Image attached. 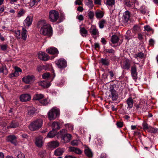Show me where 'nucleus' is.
<instances>
[{"mask_svg": "<svg viewBox=\"0 0 158 158\" xmlns=\"http://www.w3.org/2000/svg\"><path fill=\"white\" fill-rule=\"evenodd\" d=\"M89 17V18L92 19L93 18L94 16V13L93 12L90 11L89 12L88 14Z\"/></svg>", "mask_w": 158, "mask_h": 158, "instance_id": "nucleus-51", "label": "nucleus"}, {"mask_svg": "<svg viewBox=\"0 0 158 158\" xmlns=\"http://www.w3.org/2000/svg\"><path fill=\"white\" fill-rule=\"evenodd\" d=\"M15 71L18 72H22V70L19 68L17 67H15Z\"/></svg>", "mask_w": 158, "mask_h": 158, "instance_id": "nucleus-59", "label": "nucleus"}, {"mask_svg": "<svg viewBox=\"0 0 158 158\" xmlns=\"http://www.w3.org/2000/svg\"><path fill=\"white\" fill-rule=\"evenodd\" d=\"M77 18L80 21H82L84 19V17L83 15H79Z\"/></svg>", "mask_w": 158, "mask_h": 158, "instance_id": "nucleus-58", "label": "nucleus"}, {"mask_svg": "<svg viewBox=\"0 0 158 158\" xmlns=\"http://www.w3.org/2000/svg\"><path fill=\"white\" fill-rule=\"evenodd\" d=\"M154 43V40L152 39H151L149 40V44L151 45H153Z\"/></svg>", "mask_w": 158, "mask_h": 158, "instance_id": "nucleus-60", "label": "nucleus"}, {"mask_svg": "<svg viewBox=\"0 0 158 158\" xmlns=\"http://www.w3.org/2000/svg\"><path fill=\"white\" fill-rule=\"evenodd\" d=\"M40 102L41 105H46L50 103V100L48 99H44L40 101Z\"/></svg>", "mask_w": 158, "mask_h": 158, "instance_id": "nucleus-33", "label": "nucleus"}, {"mask_svg": "<svg viewBox=\"0 0 158 158\" xmlns=\"http://www.w3.org/2000/svg\"><path fill=\"white\" fill-rule=\"evenodd\" d=\"M131 73L137 74V68L136 66L135 65H134L131 67Z\"/></svg>", "mask_w": 158, "mask_h": 158, "instance_id": "nucleus-41", "label": "nucleus"}, {"mask_svg": "<svg viewBox=\"0 0 158 158\" xmlns=\"http://www.w3.org/2000/svg\"><path fill=\"white\" fill-rule=\"evenodd\" d=\"M39 85L43 88H47L51 85L50 82H47L45 81H40L39 83Z\"/></svg>", "mask_w": 158, "mask_h": 158, "instance_id": "nucleus-22", "label": "nucleus"}, {"mask_svg": "<svg viewBox=\"0 0 158 158\" xmlns=\"http://www.w3.org/2000/svg\"><path fill=\"white\" fill-rule=\"evenodd\" d=\"M131 76L135 80H136L138 77L137 74L136 73H131Z\"/></svg>", "mask_w": 158, "mask_h": 158, "instance_id": "nucleus-54", "label": "nucleus"}, {"mask_svg": "<svg viewBox=\"0 0 158 158\" xmlns=\"http://www.w3.org/2000/svg\"><path fill=\"white\" fill-rule=\"evenodd\" d=\"M130 15L129 12L128 11L125 12L123 15L122 18V21L124 23H127L128 21Z\"/></svg>", "mask_w": 158, "mask_h": 158, "instance_id": "nucleus-17", "label": "nucleus"}, {"mask_svg": "<svg viewBox=\"0 0 158 158\" xmlns=\"http://www.w3.org/2000/svg\"><path fill=\"white\" fill-rule=\"evenodd\" d=\"M19 126V123L17 121H12L10 125L7 127V128H15L18 127Z\"/></svg>", "mask_w": 158, "mask_h": 158, "instance_id": "nucleus-23", "label": "nucleus"}, {"mask_svg": "<svg viewBox=\"0 0 158 158\" xmlns=\"http://www.w3.org/2000/svg\"><path fill=\"white\" fill-rule=\"evenodd\" d=\"M103 12L101 11H97L95 12V16L97 18H102L103 16Z\"/></svg>", "mask_w": 158, "mask_h": 158, "instance_id": "nucleus-34", "label": "nucleus"}, {"mask_svg": "<svg viewBox=\"0 0 158 158\" xmlns=\"http://www.w3.org/2000/svg\"><path fill=\"white\" fill-rule=\"evenodd\" d=\"M130 66V64L129 60H126L123 62V68L125 69L128 70Z\"/></svg>", "mask_w": 158, "mask_h": 158, "instance_id": "nucleus-27", "label": "nucleus"}, {"mask_svg": "<svg viewBox=\"0 0 158 158\" xmlns=\"http://www.w3.org/2000/svg\"><path fill=\"white\" fill-rule=\"evenodd\" d=\"M26 11L23 9H20L19 11L17 12V17L19 18L23 16L25 14Z\"/></svg>", "mask_w": 158, "mask_h": 158, "instance_id": "nucleus-30", "label": "nucleus"}, {"mask_svg": "<svg viewBox=\"0 0 158 158\" xmlns=\"http://www.w3.org/2000/svg\"><path fill=\"white\" fill-rule=\"evenodd\" d=\"M38 56L40 59L44 61H47L49 59V57L44 52H39Z\"/></svg>", "mask_w": 158, "mask_h": 158, "instance_id": "nucleus-10", "label": "nucleus"}, {"mask_svg": "<svg viewBox=\"0 0 158 158\" xmlns=\"http://www.w3.org/2000/svg\"><path fill=\"white\" fill-rule=\"evenodd\" d=\"M36 110V109L33 106H31L28 108V114L30 116L32 115Z\"/></svg>", "mask_w": 158, "mask_h": 158, "instance_id": "nucleus-18", "label": "nucleus"}, {"mask_svg": "<svg viewBox=\"0 0 158 158\" xmlns=\"http://www.w3.org/2000/svg\"><path fill=\"white\" fill-rule=\"evenodd\" d=\"M52 130L56 131V132L60 129L59 124L57 122H54L52 124Z\"/></svg>", "mask_w": 158, "mask_h": 158, "instance_id": "nucleus-19", "label": "nucleus"}, {"mask_svg": "<svg viewBox=\"0 0 158 158\" xmlns=\"http://www.w3.org/2000/svg\"><path fill=\"white\" fill-rule=\"evenodd\" d=\"M71 136L70 134H66L62 136L61 141L63 142L67 143L70 140Z\"/></svg>", "mask_w": 158, "mask_h": 158, "instance_id": "nucleus-13", "label": "nucleus"}, {"mask_svg": "<svg viewBox=\"0 0 158 158\" xmlns=\"http://www.w3.org/2000/svg\"><path fill=\"white\" fill-rule=\"evenodd\" d=\"M32 22V18L31 16H27L23 22L24 26L22 29V32H20V30L15 31V36L17 39H22L26 40L27 38L26 28H28L31 24Z\"/></svg>", "mask_w": 158, "mask_h": 158, "instance_id": "nucleus-1", "label": "nucleus"}, {"mask_svg": "<svg viewBox=\"0 0 158 158\" xmlns=\"http://www.w3.org/2000/svg\"><path fill=\"white\" fill-rule=\"evenodd\" d=\"M16 137L14 135H11L7 137L6 140L15 145H16Z\"/></svg>", "mask_w": 158, "mask_h": 158, "instance_id": "nucleus-15", "label": "nucleus"}, {"mask_svg": "<svg viewBox=\"0 0 158 158\" xmlns=\"http://www.w3.org/2000/svg\"><path fill=\"white\" fill-rule=\"evenodd\" d=\"M106 21L104 20H102L99 22V27L101 29L103 28L104 27V25L106 23Z\"/></svg>", "mask_w": 158, "mask_h": 158, "instance_id": "nucleus-39", "label": "nucleus"}, {"mask_svg": "<svg viewBox=\"0 0 158 158\" xmlns=\"http://www.w3.org/2000/svg\"><path fill=\"white\" fill-rule=\"evenodd\" d=\"M38 25L39 27L42 26L40 30L41 34L49 37L52 35V27L49 24L46 23L45 21L42 20L39 22Z\"/></svg>", "mask_w": 158, "mask_h": 158, "instance_id": "nucleus-2", "label": "nucleus"}, {"mask_svg": "<svg viewBox=\"0 0 158 158\" xmlns=\"http://www.w3.org/2000/svg\"><path fill=\"white\" fill-rule=\"evenodd\" d=\"M119 38L118 36L116 35H113L111 38V41L114 44H116L119 40Z\"/></svg>", "mask_w": 158, "mask_h": 158, "instance_id": "nucleus-31", "label": "nucleus"}, {"mask_svg": "<svg viewBox=\"0 0 158 158\" xmlns=\"http://www.w3.org/2000/svg\"><path fill=\"white\" fill-rule=\"evenodd\" d=\"M65 158H77L76 157L72 156H66Z\"/></svg>", "mask_w": 158, "mask_h": 158, "instance_id": "nucleus-64", "label": "nucleus"}, {"mask_svg": "<svg viewBox=\"0 0 158 158\" xmlns=\"http://www.w3.org/2000/svg\"><path fill=\"white\" fill-rule=\"evenodd\" d=\"M48 145L51 148H55L59 146V143L56 141H53L49 143Z\"/></svg>", "mask_w": 158, "mask_h": 158, "instance_id": "nucleus-21", "label": "nucleus"}, {"mask_svg": "<svg viewBox=\"0 0 158 158\" xmlns=\"http://www.w3.org/2000/svg\"><path fill=\"white\" fill-rule=\"evenodd\" d=\"M35 80V77L32 75H27L23 77L22 78L23 81L27 84L32 83Z\"/></svg>", "mask_w": 158, "mask_h": 158, "instance_id": "nucleus-8", "label": "nucleus"}, {"mask_svg": "<svg viewBox=\"0 0 158 158\" xmlns=\"http://www.w3.org/2000/svg\"><path fill=\"white\" fill-rule=\"evenodd\" d=\"M98 144L100 145H102V144L103 143V140H102V138L100 137H98Z\"/></svg>", "mask_w": 158, "mask_h": 158, "instance_id": "nucleus-50", "label": "nucleus"}, {"mask_svg": "<svg viewBox=\"0 0 158 158\" xmlns=\"http://www.w3.org/2000/svg\"><path fill=\"white\" fill-rule=\"evenodd\" d=\"M84 152L86 156L89 157H90L92 156L93 154L91 150L88 147L86 148Z\"/></svg>", "mask_w": 158, "mask_h": 158, "instance_id": "nucleus-29", "label": "nucleus"}, {"mask_svg": "<svg viewBox=\"0 0 158 158\" xmlns=\"http://www.w3.org/2000/svg\"><path fill=\"white\" fill-rule=\"evenodd\" d=\"M59 114V111L55 107L52 108L48 113V117L50 120L55 119Z\"/></svg>", "mask_w": 158, "mask_h": 158, "instance_id": "nucleus-4", "label": "nucleus"}, {"mask_svg": "<svg viewBox=\"0 0 158 158\" xmlns=\"http://www.w3.org/2000/svg\"><path fill=\"white\" fill-rule=\"evenodd\" d=\"M144 27L145 30L147 31H150L152 30L151 28L150 27V26L148 25H146Z\"/></svg>", "mask_w": 158, "mask_h": 158, "instance_id": "nucleus-55", "label": "nucleus"}, {"mask_svg": "<svg viewBox=\"0 0 158 158\" xmlns=\"http://www.w3.org/2000/svg\"><path fill=\"white\" fill-rule=\"evenodd\" d=\"M37 70L38 71L40 72L43 69H44V66H40L39 65L37 67Z\"/></svg>", "mask_w": 158, "mask_h": 158, "instance_id": "nucleus-52", "label": "nucleus"}, {"mask_svg": "<svg viewBox=\"0 0 158 158\" xmlns=\"http://www.w3.org/2000/svg\"><path fill=\"white\" fill-rule=\"evenodd\" d=\"M44 96L41 94H36L33 98V99L35 100H40L43 98Z\"/></svg>", "mask_w": 158, "mask_h": 158, "instance_id": "nucleus-32", "label": "nucleus"}, {"mask_svg": "<svg viewBox=\"0 0 158 158\" xmlns=\"http://www.w3.org/2000/svg\"><path fill=\"white\" fill-rule=\"evenodd\" d=\"M101 42L103 44H106V41L104 38H102L101 39Z\"/></svg>", "mask_w": 158, "mask_h": 158, "instance_id": "nucleus-62", "label": "nucleus"}, {"mask_svg": "<svg viewBox=\"0 0 158 158\" xmlns=\"http://www.w3.org/2000/svg\"><path fill=\"white\" fill-rule=\"evenodd\" d=\"M59 18L58 12L55 10H51L49 12L48 19L52 22H56Z\"/></svg>", "mask_w": 158, "mask_h": 158, "instance_id": "nucleus-5", "label": "nucleus"}, {"mask_svg": "<svg viewBox=\"0 0 158 158\" xmlns=\"http://www.w3.org/2000/svg\"><path fill=\"white\" fill-rule=\"evenodd\" d=\"M64 151V148H57L55 151V154L57 156H60L62 154Z\"/></svg>", "mask_w": 158, "mask_h": 158, "instance_id": "nucleus-26", "label": "nucleus"}, {"mask_svg": "<svg viewBox=\"0 0 158 158\" xmlns=\"http://www.w3.org/2000/svg\"><path fill=\"white\" fill-rule=\"evenodd\" d=\"M109 90L110 92V94H109V97L111 98L113 101L117 100L118 94L116 91L114 89L113 85H110Z\"/></svg>", "mask_w": 158, "mask_h": 158, "instance_id": "nucleus-6", "label": "nucleus"}, {"mask_svg": "<svg viewBox=\"0 0 158 158\" xmlns=\"http://www.w3.org/2000/svg\"><path fill=\"white\" fill-rule=\"evenodd\" d=\"M80 32L81 35L84 37H85L88 34V31L84 27H80Z\"/></svg>", "mask_w": 158, "mask_h": 158, "instance_id": "nucleus-25", "label": "nucleus"}, {"mask_svg": "<svg viewBox=\"0 0 158 158\" xmlns=\"http://www.w3.org/2000/svg\"><path fill=\"white\" fill-rule=\"evenodd\" d=\"M69 150V152H74L78 155H80L82 153V151L80 149L74 147H70Z\"/></svg>", "mask_w": 158, "mask_h": 158, "instance_id": "nucleus-14", "label": "nucleus"}, {"mask_svg": "<svg viewBox=\"0 0 158 158\" xmlns=\"http://www.w3.org/2000/svg\"><path fill=\"white\" fill-rule=\"evenodd\" d=\"M43 121L42 119H37L31 122L29 124L28 127L31 131H36L41 127Z\"/></svg>", "mask_w": 158, "mask_h": 158, "instance_id": "nucleus-3", "label": "nucleus"}, {"mask_svg": "<svg viewBox=\"0 0 158 158\" xmlns=\"http://www.w3.org/2000/svg\"><path fill=\"white\" fill-rule=\"evenodd\" d=\"M143 129L145 130H147V131H148L150 126H148V125L147 123H143Z\"/></svg>", "mask_w": 158, "mask_h": 158, "instance_id": "nucleus-43", "label": "nucleus"}, {"mask_svg": "<svg viewBox=\"0 0 158 158\" xmlns=\"http://www.w3.org/2000/svg\"><path fill=\"white\" fill-rule=\"evenodd\" d=\"M57 132L56 131L52 130L50 131L48 134L47 137L48 138H53L56 135Z\"/></svg>", "mask_w": 158, "mask_h": 158, "instance_id": "nucleus-35", "label": "nucleus"}, {"mask_svg": "<svg viewBox=\"0 0 158 158\" xmlns=\"http://www.w3.org/2000/svg\"><path fill=\"white\" fill-rule=\"evenodd\" d=\"M136 0H124V4L127 6L129 7H133V4L136 2Z\"/></svg>", "mask_w": 158, "mask_h": 158, "instance_id": "nucleus-20", "label": "nucleus"}, {"mask_svg": "<svg viewBox=\"0 0 158 158\" xmlns=\"http://www.w3.org/2000/svg\"><path fill=\"white\" fill-rule=\"evenodd\" d=\"M133 57L137 59L139 58L143 59L144 57V54L142 52H139L133 54Z\"/></svg>", "mask_w": 158, "mask_h": 158, "instance_id": "nucleus-28", "label": "nucleus"}, {"mask_svg": "<svg viewBox=\"0 0 158 158\" xmlns=\"http://www.w3.org/2000/svg\"><path fill=\"white\" fill-rule=\"evenodd\" d=\"M36 3H37L36 0H32L29 3V5L31 6H33Z\"/></svg>", "mask_w": 158, "mask_h": 158, "instance_id": "nucleus-49", "label": "nucleus"}, {"mask_svg": "<svg viewBox=\"0 0 158 158\" xmlns=\"http://www.w3.org/2000/svg\"><path fill=\"white\" fill-rule=\"evenodd\" d=\"M117 126L119 128L122 127L123 126V123L121 122H118L116 123Z\"/></svg>", "mask_w": 158, "mask_h": 158, "instance_id": "nucleus-53", "label": "nucleus"}, {"mask_svg": "<svg viewBox=\"0 0 158 158\" xmlns=\"http://www.w3.org/2000/svg\"><path fill=\"white\" fill-rule=\"evenodd\" d=\"M100 61L103 65L108 66L110 62L107 59L102 58Z\"/></svg>", "mask_w": 158, "mask_h": 158, "instance_id": "nucleus-36", "label": "nucleus"}, {"mask_svg": "<svg viewBox=\"0 0 158 158\" xmlns=\"http://www.w3.org/2000/svg\"><path fill=\"white\" fill-rule=\"evenodd\" d=\"M43 137L39 136L36 137L35 139V144L39 148L41 147L43 145Z\"/></svg>", "mask_w": 158, "mask_h": 158, "instance_id": "nucleus-11", "label": "nucleus"}, {"mask_svg": "<svg viewBox=\"0 0 158 158\" xmlns=\"http://www.w3.org/2000/svg\"><path fill=\"white\" fill-rule=\"evenodd\" d=\"M47 52L50 54H56L58 53V51L57 48L52 47L47 49Z\"/></svg>", "mask_w": 158, "mask_h": 158, "instance_id": "nucleus-16", "label": "nucleus"}, {"mask_svg": "<svg viewBox=\"0 0 158 158\" xmlns=\"http://www.w3.org/2000/svg\"><path fill=\"white\" fill-rule=\"evenodd\" d=\"M90 33L94 38V36L96 35H98L99 32L98 30L95 26H92L89 29Z\"/></svg>", "mask_w": 158, "mask_h": 158, "instance_id": "nucleus-12", "label": "nucleus"}, {"mask_svg": "<svg viewBox=\"0 0 158 158\" xmlns=\"http://www.w3.org/2000/svg\"><path fill=\"white\" fill-rule=\"evenodd\" d=\"M127 108L131 109L133 107V101L131 97L128 98L127 100Z\"/></svg>", "mask_w": 158, "mask_h": 158, "instance_id": "nucleus-24", "label": "nucleus"}, {"mask_svg": "<svg viewBox=\"0 0 158 158\" xmlns=\"http://www.w3.org/2000/svg\"><path fill=\"white\" fill-rule=\"evenodd\" d=\"M56 64L60 69L65 67L67 66L66 60L64 59L60 58L57 60L55 61Z\"/></svg>", "mask_w": 158, "mask_h": 158, "instance_id": "nucleus-7", "label": "nucleus"}, {"mask_svg": "<svg viewBox=\"0 0 158 158\" xmlns=\"http://www.w3.org/2000/svg\"><path fill=\"white\" fill-rule=\"evenodd\" d=\"M17 156L18 158H24L25 157L24 155L20 151L18 152Z\"/></svg>", "mask_w": 158, "mask_h": 158, "instance_id": "nucleus-46", "label": "nucleus"}, {"mask_svg": "<svg viewBox=\"0 0 158 158\" xmlns=\"http://www.w3.org/2000/svg\"><path fill=\"white\" fill-rule=\"evenodd\" d=\"M86 5L89 7L93 6V2L92 0H88L87 2H86Z\"/></svg>", "mask_w": 158, "mask_h": 158, "instance_id": "nucleus-47", "label": "nucleus"}, {"mask_svg": "<svg viewBox=\"0 0 158 158\" xmlns=\"http://www.w3.org/2000/svg\"><path fill=\"white\" fill-rule=\"evenodd\" d=\"M133 30L134 31H137L139 29V27L137 25H135L133 27Z\"/></svg>", "mask_w": 158, "mask_h": 158, "instance_id": "nucleus-57", "label": "nucleus"}, {"mask_svg": "<svg viewBox=\"0 0 158 158\" xmlns=\"http://www.w3.org/2000/svg\"><path fill=\"white\" fill-rule=\"evenodd\" d=\"M104 52L106 53H108L110 54H111L113 55L114 54L115 52V51L113 49H106L104 50Z\"/></svg>", "mask_w": 158, "mask_h": 158, "instance_id": "nucleus-38", "label": "nucleus"}, {"mask_svg": "<svg viewBox=\"0 0 158 158\" xmlns=\"http://www.w3.org/2000/svg\"><path fill=\"white\" fill-rule=\"evenodd\" d=\"M106 3L109 6H112L114 4V0H107Z\"/></svg>", "mask_w": 158, "mask_h": 158, "instance_id": "nucleus-44", "label": "nucleus"}, {"mask_svg": "<svg viewBox=\"0 0 158 158\" xmlns=\"http://www.w3.org/2000/svg\"><path fill=\"white\" fill-rule=\"evenodd\" d=\"M94 3L97 4H100L101 3V0H94Z\"/></svg>", "mask_w": 158, "mask_h": 158, "instance_id": "nucleus-63", "label": "nucleus"}, {"mask_svg": "<svg viewBox=\"0 0 158 158\" xmlns=\"http://www.w3.org/2000/svg\"><path fill=\"white\" fill-rule=\"evenodd\" d=\"M149 129L148 131L149 132L153 133H156L158 131V129L156 128H154L151 126H150Z\"/></svg>", "mask_w": 158, "mask_h": 158, "instance_id": "nucleus-37", "label": "nucleus"}, {"mask_svg": "<svg viewBox=\"0 0 158 158\" xmlns=\"http://www.w3.org/2000/svg\"><path fill=\"white\" fill-rule=\"evenodd\" d=\"M0 48L2 50L5 51L6 50L7 48V45L6 44L0 45Z\"/></svg>", "mask_w": 158, "mask_h": 158, "instance_id": "nucleus-48", "label": "nucleus"}, {"mask_svg": "<svg viewBox=\"0 0 158 158\" xmlns=\"http://www.w3.org/2000/svg\"><path fill=\"white\" fill-rule=\"evenodd\" d=\"M77 10L80 12H82L83 10V8L82 7L79 6L77 8Z\"/></svg>", "mask_w": 158, "mask_h": 158, "instance_id": "nucleus-61", "label": "nucleus"}, {"mask_svg": "<svg viewBox=\"0 0 158 158\" xmlns=\"http://www.w3.org/2000/svg\"><path fill=\"white\" fill-rule=\"evenodd\" d=\"M31 98V95L28 94H23L21 95L19 98L20 101L24 102L29 101Z\"/></svg>", "mask_w": 158, "mask_h": 158, "instance_id": "nucleus-9", "label": "nucleus"}, {"mask_svg": "<svg viewBox=\"0 0 158 158\" xmlns=\"http://www.w3.org/2000/svg\"><path fill=\"white\" fill-rule=\"evenodd\" d=\"M50 76V73H46L42 75V77L44 79H47Z\"/></svg>", "mask_w": 158, "mask_h": 158, "instance_id": "nucleus-45", "label": "nucleus"}, {"mask_svg": "<svg viewBox=\"0 0 158 158\" xmlns=\"http://www.w3.org/2000/svg\"><path fill=\"white\" fill-rule=\"evenodd\" d=\"M65 127L67 129H68L70 131H72L73 129V127L72 125L69 123H68L65 125Z\"/></svg>", "mask_w": 158, "mask_h": 158, "instance_id": "nucleus-42", "label": "nucleus"}, {"mask_svg": "<svg viewBox=\"0 0 158 158\" xmlns=\"http://www.w3.org/2000/svg\"><path fill=\"white\" fill-rule=\"evenodd\" d=\"M75 4L76 5H81L82 3L80 0H77L75 1Z\"/></svg>", "mask_w": 158, "mask_h": 158, "instance_id": "nucleus-56", "label": "nucleus"}, {"mask_svg": "<svg viewBox=\"0 0 158 158\" xmlns=\"http://www.w3.org/2000/svg\"><path fill=\"white\" fill-rule=\"evenodd\" d=\"M81 143L80 141L78 140H73L71 142V144L73 146H77Z\"/></svg>", "mask_w": 158, "mask_h": 158, "instance_id": "nucleus-40", "label": "nucleus"}]
</instances>
